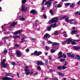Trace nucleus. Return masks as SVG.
<instances>
[{"label": "nucleus", "instance_id": "obj_1", "mask_svg": "<svg viewBox=\"0 0 80 80\" xmlns=\"http://www.w3.org/2000/svg\"><path fill=\"white\" fill-rule=\"evenodd\" d=\"M58 20V18L57 17H55L52 19V20H50L49 21V23H55L54 24H52L51 25V28H55L57 27V22Z\"/></svg>", "mask_w": 80, "mask_h": 80}, {"label": "nucleus", "instance_id": "obj_2", "mask_svg": "<svg viewBox=\"0 0 80 80\" xmlns=\"http://www.w3.org/2000/svg\"><path fill=\"white\" fill-rule=\"evenodd\" d=\"M6 61H7L6 59H3L2 61V60L1 61L0 67L1 70H2L3 67L5 68H7V69H9L10 68L9 64H6L5 63Z\"/></svg>", "mask_w": 80, "mask_h": 80}, {"label": "nucleus", "instance_id": "obj_3", "mask_svg": "<svg viewBox=\"0 0 80 80\" xmlns=\"http://www.w3.org/2000/svg\"><path fill=\"white\" fill-rule=\"evenodd\" d=\"M64 18L65 19V22H68V23L70 22V24H73V22H72V21H73V19H71L69 20V17H68V16H65L63 17L62 18H60V20L64 19Z\"/></svg>", "mask_w": 80, "mask_h": 80}, {"label": "nucleus", "instance_id": "obj_4", "mask_svg": "<svg viewBox=\"0 0 80 80\" xmlns=\"http://www.w3.org/2000/svg\"><path fill=\"white\" fill-rule=\"evenodd\" d=\"M28 66H26L25 68L24 71L25 72L26 75H29L30 74L31 75H32L33 73V72L31 71L30 72V70L28 69Z\"/></svg>", "mask_w": 80, "mask_h": 80}, {"label": "nucleus", "instance_id": "obj_5", "mask_svg": "<svg viewBox=\"0 0 80 80\" xmlns=\"http://www.w3.org/2000/svg\"><path fill=\"white\" fill-rule=\"evenodd\" d=\"M58 58L60 59V58H62L63 57L64 58H67V56L65 54H62V52L61 51L58 54Z\"/></svg>", "mask_w": 80, "mask_h": 80}, {"label": "nucleus", "instance_id": "obj_6", "mask_svg": "<svg viewBox=\"0 0 80 80\" xmlns=\"http://www.w3.org/2000/svg\"><path fill=\"white\" fill-rule=\"evenodd\" d=\"M51 37V35H49V34L48 33H47L45 34L44 36V38L45 39V40H48L49 38H50Z\"/></svg>", "mask_w": 80, "mask_h": 80}, {"label": "nucleus", "instance_id": "obj_7", "mask_svg": "<svg viewBox=\"0 0 80 80\" xmlns=\"http://www.w3.org/2000/svg\"><path fill=\"white\" fill-rule=\"evenodd\" d=\"M73 41V39H71V38H69L67 39L66 41V42L67 44H70L71 42H72Z\"/></svg>", "mask_w": 80, "mask_h": 80}, {"label": "nucleus", "instance_id": "obj_8", "mask_svg": "<svg viewBox=\"0 0 80 80\" xmlns=\"http://www.w3.org/2000/svg\"><path fill=\"white\" fill-rule=\"evenodd\" d=\"M37 63L38 66L40 65H43L44 63L42 61H37Z\"/></svg>", "mask_w": 80, "mask_h": 80}, {"label": "nucleus", "instance_id": "obj_9", "mask_svg": "<svg viewBox=\"0 0 80 80\" xmlns=\"http://www.w3.org/2000/svg\"><path fill=\"white\" fill-rule=\"evenodd\" d=\"M8 52V51H7V50L6 49V48H5L4 50V52L1 51V53H0V55H5V53H7Z\"/></svg>", "mask_w": 80, "mask_h": 80}, {"label": "nucleus", "instance_id": "obj_10", "mask_svg": "<svg viewBox=\"0 0 80 80\" xmlns=\"http://www.w3.org/2000/svg\"><path fill=\"white\" fill-rule=\"evenodd\" d=\"M30 13H33L34 15H37L38 13V11L34 9L32 10L30 12Z\"/></svg>", "mask_w": 80, "mask_h": 80}, {"label": "nucleus", "instance_id": "obj_11", "mask_svg": "<svg viewBox=\"0 0 80 80\" xmlns=\"http://www.w3.org/2000/svg\"><path fill=\"white\" fill-rule=\"evenodd\" d=\"M22 7L21 11H27V8H26L25 6L22 5V4L21 8Z\"/></svg>", "mask_w": 80, "mask_h": 80}, {"label": "nucleus", "instance_id": "obj_12", "mask_svg": "<svg viewBox=\"0 0 80 80\" xmlns=\"http://www.w3.org/2000/svg\"><path fill=\"white\" fill-rule=\"evenodd\" d=\"M2 79L3 80H13V79L7 77H2Z\"/></svg>", "mask_w": 80, "mask_h": 80}, {"label": "nucleus", "instance_id": "obj_13", "mask_svg": "<svg viewBox=\"0 0 80 80\" xmlns=\"http://www.w3.org/2000/svg\"><path fill=\"white\" fill-rule=\"evenodd\" d=\"M48 4V5L47 7L49 9L50 8V7H51V2H47L45 3V5H47Z\"/></svg>", "mask_w": 80, "mask_h": 80}, {"label": "nucleus", "instance_id": "obj_14", "mask_svg": "<svg viewBox=\"0 0 80 80\" xmlns=\"http://www.w3.org/2000/svg\"><path fill=\"white\" fill-rule=\"evenodd\" d=\"M17 56L18 57H21L22 55H21V52L20 51H18L16 54Z\"/></svg>", "mask_w": 80, "mask_h": 80}, {"label": "nucleus", "instance_id": "obj_15", "mask_svg": "<svg viewBox=\"0 0 80 80\" xmlns=\"http://www.w3.org/2000/svg\"><path fill=\"white\" fill-rule=\"evenodd\" d=\"M7 38L8 40H9V38H8V37H5L2 38V40L4 42V43H7L6 40V39H7Z\"/></svg>", "mask_w": 80, "mask_h": 80}, {"label": "nucleus", "instance_id": "obj_16", "mask_svg": "<svg viewBox=\"0 0 80 80\" xmlns=\"http://www.w3.org/2000/svg\"><path fill=\"white\" fill-rule=\"evenodd\" d=\"M68 55L69 57H71V58H75V55L74 54H71V53H68Z\"/></svg>", "mask_w": 80, "mask_h": 80}, {"label": "nucleus", "instance_id": "obj_17", "mask_svg": "<svg viewBox=\"0 0 80 80\" xmlns=\"http://www.w3.org/2000/svg\"><path fill=\"white\" fill-rule=\"evenodd\" d=\"M18 18L19 19V20H20V21H24L25 20V18L24 17H22L21 16H19L18 17Z\"/></svg>", "mask_w": 80, "mask_h": 80}, {"label": "nucleus", "instance_id": "obj_18", "mask_svg": "<svg viewBox=\"0 0 80 80\" xmlns=\"http://www.w3.org/2000/svg\"><path fill=\"white\" fill-rule=\"evenodd\" d=\"M18 23V22H13L10 26L9 27L11 28L12 27H14L15 25H17Z\"/></svg>", "mask_w": 80, "mask_h": 80}, {"label": "nucleus", "instance_id": "obj_19", "mask_svg": "<svg viewBox=\"0 0 80 80\" xmlns=\"http://www.w3.org/2000/svg\"><path fill=\"white\" fill-rule=\"evenodd\" d=\"M21 32V30H18L15 31V32H14L13 35H18V34H19V33H20Z\"/></svg>", "mask_w": 80, "mask_h": 80}, {"label": "nucleus", "instance_id": "obj_20", "mask_svg": "<svg viewBox=\"0 0 80 80\" xmlns=\"http://www.w3.org/2000/svg\"><path fill=\"white\" fill-rule=\"evenodd\" d=\"M62 33L64 34L63 37H68V35H67V32L65 31H64Z\"/></svg>", "mask_w": 80, "mask_h": 80}, {"label": "nucleus", "instance_id": "obj_21", "mask_svg": "<svg viewBox=\"0 0 80 80\" xmlns=\"http://www.w3.org/2000/svg\"><path fill=\"white\" fill-rule=\"evenodd\" d=\"M62 3H59L56 6L57 8H61L62 7Z\"/></svg>", "mask_w": 80, "mask_h": 80}, {"label": "nucleus", "instance_id": "obj_22", "mask_svg": "<svg viewBox=\"0 0 80 80\" xmlns=\"http://www.w3.org/2000/svg\"><path fill=\"white\" fill-rule=\"evenodd\" d=\"M75 2H73L71 4V5H70V8H73V7L75 6Z\"/></svg>", "mask_w": 80, "mask_h": 80}, {"label": "nucleus", "instance_id": "obj_23", "mask_svg": "<svg viewBox=\"0 0 80 80\" xmlns=\"http://www.w3.org/2000/svg\"><path fill=\"white\" fill-rule=\"evenodd\" d=\"M59 45V43L56 42H52V46H54L55 45Z\"/></svg>", "mask_w": 80, "mask_h": 80}, {"label": "nucleus", "instance_id": "obj_24", "mask_svg": "<svg viewBox=\"0 0 80 80\" xmlns=\"http://www.w3.org/2000/svg\"><path fill=\"white\" fill-rule=\"evenodd\" d=\"M3 44H6V43H5L3 40L0 41V46H2Z\"/></svg>", "mask_w": 80, "mask_h": 80}, {"label": "nucleus", "instance_id": "obj_25", "mask_svg": "<svg viewBox=\"0 0 80 80\" xmlns=\"http://www.w3.org/2000/svg\"><path fill=\"white\" fill-rule=\"evenodd\" d=\"M46 28H47V31H50L52 30V27H51L50 25V26Z\"/></svg>", "mask_w": 80, "mask_h": 80}, {"label": "nucleus", "instance_id": "obj_26", "mask_svg": "<svg viewBox=\"0 0 80 80\" xmlns=\"http://www.w3.org/2000/svg\"><path fill=\"white\" fill-rule=\"evenodd\" d=\"M12 73H5L6 77H8V76H11V75H12Z\"/></svg>", "mask_w": 80, "mask_h": 80}, {"label": "nucleus", "instance_id": "obj_27", "mask_svg": "<svg viewBox=\"0 0 80 80\" xmlns=\"http://www.w3.org/2000/svg\"><path fill=\"white\" fill-rule=\"evenodd\" d=\"M76 58H77V60H80V57L79 55L78 54L76 55Z\"/></svg>", "mask_w": 80, "mask_h": 80}, {"label": "nucleus", "instance_id": "obj_28", "mask_svg": "<svg viewBox=\"0 0 80 80\" xmlns=\"http://www.w3.org/2000/svg\"><path fill=\"white\" fill-rule=\"evenodd\" d=\"M13 38H20V36L19 35H15L13 37Z\"/></svg>", "mask_w": 80, "mask_h": 80}, {"label": "nucleus", "instance_id": "obj_29", "mask_svg": "<svg viewBox=\"0 0 80 80\" xmlns=\"http://www.w3.org/2000/svg\"><path fill=\"white\" fill-rule=\"evenodd\" d=\"M3 27H4V26H2L1 27V28H2V32L4 33V32H6L7 30L6 29H4L3 28Z\"/></svg>", "mask_w": 80, "mask_h": 80}, {"label": "nucleus", "instance_id": "obj_30", "mask_svg": "<svg viewBox=\"0 0 80 80\" xmlns=\"http://www.w3.org/2000/svg\"><path fill=\"white\" fill-rule=\"evenodd\" d=\"M41 54H42V52L41 51H39L37 53V56H39V55H41Z\"/></svg>", "mask_w": 80, "mask_h": 80}, {"label": "nucleus", "instance_id": "obj_31", "mask_svg": "<svg viewBox=\"0 0 80 80\" xmlns=\"http://www.w3.org/2000/svg\"><path fill=\"white\" fill-rule=\"evenodd\" d=\"M55 51H56L55 50L53 49H51L50 50L51 52L52 53H55Z\"/></svg>", "mask_w": 80, "mask_h": 80}, {"label": "nucleus", "instance_id": "obj_32", "mask_svg": "<svg viewBox=\"0 0 80 80\" xmlns=\"http://www.w3.org/2000/svg\"><path fill=\"white\" fill-rule=\"evenodd\" d=\"M54 35H58V31H55L54 32Z\"/></svg>", "mask_w": 80, "mask_h": 80}, {"label": "nucleus", "instance_id": "obj_33", "mask_svg": "<svg viewBox=\"0 0 80 80\" xmlns=\"http://www.w3.org/2000/svg\"><path fill=\"white\" fill-rule=\"evenodd\" d=\"M77 31H73L71 32V33L73 35L74 34V33H77Z\"/></svg>", "mask_w": 80, "mask_h": 80}, {"label": "nucleus", "instance_id": "obj_34", "mask_svg": "<svg viewBox=\"0 0 80 80\" xmlns=\"http://www.w3.org/2000/svg\"><path fill=\"white\" fill-rule=\"evenodd\" d=\"M27 2V0H22V4H24Z\"/></svg>", "mask_w": 80, "mask_h": 80}, {"label": "nucleus", "instance_id": "obj_35", "mask_svg": "<svg viewBox=\"0 0 80 80\" xmlns=\"http://www.w3.org/2000/svg\"><path fill=\"white\" fill-rule=\"evenodd\" d=\"M57 68L59 70H62V68L61 66H58Z\"/></svg>", "mask_w": 80, "mask_h": 80}, {"label": "nucleus", "instance_id": "obj_36", "mask_svg": "<svg viewBox=\"0 0 80 80\" xmlns=\"http://www.w3.org/2000/svg\"><path fill=\"white\" fill-rule=\"evenodd\" d=\"M45 48H46V50L47 51H48V50H49V48H50V47H48L47 46H46L45 47Z\"/></svg>", "mask_w": 80, "mask_h": 80}, {"label": "nucleus", "instance_id": "obj_37", "mask_svg": "<svg viewBox=\"0 0 80 80\" xmlns=\"http://www.w3.org/2000/svg\"><path fill=\"white\" fill-rule=\"evenodd\" d=\"M47 43L49 44H52V43H53V42L51 41L48 40V41Z\"/></svg>", "mask_w": 80, "mask_h": 80}, {"label": "nucleus", "instance_id": "obj_38", "mask_svg": "<svg viewBox=\"0 0 80 80\" xmlns=\"http://www.w3.org/2000/svg\"><path fill=\"white\" fill-rule=\"evenodd\" d=\"M67 68V67L65 66H62V70H65Z\"/></svg>", "mask_w": 80, "mask_h": 80}, {"label": "nucleus", "instance_id": "obj_39", "mask_svg": "<svg viewBox=\"0 0 80 80\" xmlns=\"http://www.w3.org/2000/svg\"><path fill=\"white\" fill-rule=\"evenodd\" d=\"M43 16L44 18L45 19H46V18H47V15H46V14H43Z\"/></svg>", "mask_w": 80, "mask_h": 80}, {"label": "nucleus", "instance_id": "obj_40", "mask_svg": "<svg viewBox=\"0 0 80 80\" xmlns=\"http://www.w3.org/2000/svg\"><path fill=\"white\" fill-rule=\"evenodd\" d=\"M58 74L59 75H60L61 76H62V77H63L64 76V74H63L61 72H58Z\"/></svg>", "mask_w": 80, "mask_h": 80}, {"label": "nucleus", "instance_id": "obj_41", "mask_svg": "<svg viewBox=\"0 0 80 80\" xmlns=\"http://www.w3.org/2000/svg\"><path fill=\"white\" fill-rule=\"evenodd\" d=\"M70 4H71V3H66L65 4V6H69V5H70Z\"/></svg>", "mask_w": 80, "mask_h": 80}, {"label": "nucleus", "instance_id": "obj_42", "mask_svg": "<svg viewBox=\"0 0 80 80\" xmlns=\"http://www.w3.org/2000/svg\"><path fill=\"white\" fill-rule=\"evenodd\" d=\"M45 63L46 65H48V59H46Z\"/></svg>", "mask_w": 80, "mask_h": 80}, {"label": "nucleus", "instance_id": "obj_43", "mask_svg": "<svg viewBox=\"0 0 80 80\" xmlns=\"http://www.w3.org/2000/svg\"><path fill=\"white\" fill-rule=\"evenodd\" d=\"M67 41H65L64 42H62V45H65V44H67Z\"/></svg>", "mask_w": 80, "mask_h": 80}, {"label": "nucleus", "instance_id": "obj_44", "mask_svg": "<svg viewBox=\"0 0 80 80\" xmlns=\"http://www.w3.org/2000/svg\"><path fill=\"white\" fill-rule=\"evenodd\" d=\"M49 12L50 13H51V15H53V11L52 10L50 9V10Z\"/></svg>", "mask_w": 80, "mask_h": 80}, {"label": "nucleus", "instance_id": "obj_45", "mask_svg": "<svg viewBox=\"0 0 80 80\" xmlns=\"http://www.w3.org/2000/svg\"><path fill=\"white\" fill-rule=\"evenodd\" d=\"M29 51H30V50H29V49L28 48L26 49V52L27 53H28V52H29Z\"/></svg>", "mask_w": 80, "mask_h": 80}, {"label": "nucleus", "instance_id": "obj_46", "mask_svg": "<svg viewBox=\"0 0 80 80\" xmlns=\"http://www.w3.org/2000/svg\"><path fill=\"white\" fill-rule=\"evenodd\" d=\"M25 39V38H23L22 39H21V41L20 42V43H22V42H23V40H24V39Z\"/></svg>", "mask_w": 80, "mask_h": 80}, {"label": "nucleus", "instance_id": "obj_47", "mask_svg": "<svg viewBox=\"0 0 80 80\" xmlns=\"http://www.w3.org/2000/svg\"><path fill=\"white\" fill-rule=\"evenodd\" d=\"M46 0H43V1H42V5H43V4H44V3H45V2L46 1Z\"/></svg>", "mask_w": 80, "mask_h": 80}, {"label": "nucleus", "instance_id": "obj_48", "mask_svg": "<svg viewBox=\"0 0 80 80\" xmlns=\"http://www.w3.org/2000/svg\"><path fill=\"white\" fill-rule=\"evenodd\" d=\"M37 69H38V70H41V68L40 67V66H39L37 68Z\"/></svg>", "mask_w": 80, "mask_h": 80}, {"label": "nucleus", "instance_id": "obj_49", "mask_svg": "<svg viewBox=\"0 0 80 80\" xmlns=\"http://www.w3.org/2000/svg\"><path fill=\"white\" fill-rule=\"evenodd\" d=\"M38 52V51H36L35 52H34V54H35V55H36V56H37V52Z\"/></svg>", "mask_w": 80, "mask_h": 80}, {"label": "nucleus", "instance_id": "obj_50", "mask_svg": "<svg viewBox=\"0 0 80 80\" xmlns=\"http://www.w3.org/2000/svg\"><path fill=\"white\" fill-rule=\"evenodd\" d=\"M53 80H58L57 77H55L53 79Z\"/></svg>", "mask_w": 80, "mask_h": 80}, {"label": "nucleus", "instance_id": "obj_51", "mask_svg": "<svg viewBox=\"0 0 80 80\" xmlns=\"http://www.w3.org/2000/svg\"><path fill=\"white\" fill-rule=\"evenodd\" d=\"M72 45H76V42H72Z\"/></svg>", "mask_w": 80, "mask_h": 80}, {"label": "nucleus", "instance_id": "obj_52", "mask_svg": "<svg viewBox=\"0 0 80 80\" xmlns=\"http://www.w3.org/2000/svg\"><path fill=\"white\" fill-rule=\"evenodd\" d=\"M42 45H45V41H43L42 42Z\"/></svg>", "mask_w": 80, "mask_h": 80}, {"label": "nucleus", "instance_id": "obj_53", "mask_svg": "<svg viewBox=\"0 0 80 80\" xmlns=\"http://www.w3.org/2000/svg\"><path fill=\"white\" fill-rule=\"evenodd\" d=\"M77 4L78 5H80V1H79L77 2Z\"/></svg>", "mask_w": 80, "mask_h": 80}, {"label": "nucleus", "instance_id": "obj_54", "mask_svg": "<svg viewBox=\"0 0 80 80\" xmlns=\"http://www.w3.org/2000/svg\"><path fill=\"white\" fill-rule=\"evenodd\" d=\"M12 65H13V66H14V65H15V63L14 62H12Z\"/></svg>", "mask_w": 80, "mask_h": 80}, {"label": "nucleus", "instance_id": "obj_55", "mask_svg": "<svg viewBox=\"0 0 80 80\" xmlns=\"http://www.w3.org/2000/svg\"><path fill=\"white\" fill-rule=\"evenodd\" d=\"M1 60L2 61V58H3V57H2V56H3V57H5V55H1Z\"/></svg>", "mask_w": 80, "mask_h": 80}, {"label": "nucleus", "instance_id": "obj_56", "mask_svg": "<svg viewBox=\"0 0 80 80\" xmlns=\"http://www.w3.org/2000/svg\"><path fill=\"white\" fill-rule=\"evenodd\" d=\"M13 49H15V48L13 47L11 48H9V50H13Z\"/></svg>", "mask_w": 80, "mask_h": 80}, {"label": "nucleus", "instance_id": "obj_57", "mask_svg": "<svg viewBox=\"0 0 80 80\" xmlns=\"http://www.w3.org/2000/svg\"><path fill=\"white\" fill-rule=\"evenodd\" d=\"M60 61H61V62H64V60L63 59H60Z\"/></svg>", "mask_w": 80, "mask_h": 80}, {"label": "nucleus", "instance_id": "obj_58", "mask_svg": "<svg viewBox=\"0 0 80 80\" xmlns=\"http://www.w3.org/2000/svg\"><path fill=\"white\" fill-rule=\"evenodd\" d=\"M15 46H16L17 47H19V45L17 44H15Z\"/></svg>", "mask_w": 80, "mask_h": 80}, {"label": "nucleus", "instance_id": "obj_59", "mask_svg": "<svg viewBox=\"0 0 80 80\" xmlns=\"http://www.w3.org/2000/svg\"><path fill=\"white\" fill-rule=\"evenodd\" d=\"M32 41L34 42L35 41V39L33 38L32 39Z\"/></svg>", "mask_w": 80, "mask_h": 80}, {"label": "nucleus", "instance_id": "obj_60", "mask_svg": "<svg viewBox=\"0 0 80 80\" xmlns=\"http://www.w3.org/2000/svg\"><path fill=\"white\" fill-rule=\"evenodd\" d=\"M67 65V62H65V64L63 66H66Z\"/></svg>", "mask_w": 80, "mask_h": 80}, {"label": "nucleus", "instance_id": "obj_61", "mask_svg": "<svg viewBox=\"0 0 80 80\" xmlns=\"http://www.w3.org/2000/svg\"><path fill=\"white\" fill-rule=\"evenodd\" d=\"M12 38V35H10L8 36V38Z\"/></svg>", "mask_w": 80, "mask_h": 80}, {"label": "nucleus", "instance_id": "obj_62", "mask_svg": "<svg viewBox=\"0 0 80 80\" xmlns=\"http://www.w3.org/2000/svg\"><path fill=\"white\" fill-rule=\"evenodd\" d=\"M61 1H62V2H64V1H65L66 2L68 1V0H61Z\"/></svg>", "mask_w": 80, "mask_h": 80}, {"label": "nucleus", "instance_id": "obj_63", "mask_svg": "<svg viewBox=\"0 0 80 80\" xmlns=\"http://www.w3.org/2000/svg\"><path fill=\"white\" fill-rule=\"evenodd\" d=\"M48 57H49V60H52V57L50 56H49Z\"/></svg>", "mask_w": 80, "mask_h": 80}, {"label": "nucleus", "instance_id": "obj_64", "mask_svg": "<svg viewBox=\"0 0 80 80\" xmlns=\"http://www.w3.org/2000/svg\"><path fill=\"white\" fill-rule=\"evenodd\" d=\"M45 10V8L44 7V6H43L42 9V11H43V10Z\"/></svg>", "mask_w": 80, "mask_h": 80}]
</instances>
